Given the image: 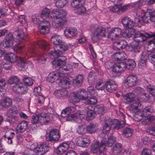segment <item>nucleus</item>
I'll use <instances>...</instances> for the list:
<instances>
[{"mask_svg": "<svg viewBox=\"0 0 155 155\" xmlns=\"http://www.w3.org/2000/svg\"><path fill=\"white\" fill-rule=\"evenodd\" d=\"M97 129V125L91 123L87 126V132L91 134L96 132Z\"/></svg>", "mask_w": 155, "mask_h": 155, "instance_id": "a18cd8bd", "label": "nucleus"}, {"mask_svg": "<svg viewBox=\"0 0 155 155\" xmlns=\"http://www.w3.org/2000/svg\"><path fill=\"white\" fill-rule=\"evenodd\" d=\"M68 0H57L55 3L56 7L58 8L64 7L68 2Z\"/></svg>", "mask_w": 155, "mask_h": 155, "instance_id": "09e8293b", "label": "nucleus"}, {"mask_svg": "<svg viewBox=\"0 0 155 155\" xmlns=\"http://www.w3.org/2000/svg\"><path fill=\"white\" fill-rule=\"evenodd\" d=\"M135 91H133L124 95L123 101L124 103L126 104H129L130 110L132 114L133 119L135 120L136 115V94Z\"/></svg>", "mask_w": 155, "mask_h": 155, "instance_id": "20e7f679", "label": "nucleus"}, {"mask_svg": "<svg viewBox=\"0 0 155 155\" xmlns=\"http://www.w3.org/2000/svg\"><path fill=\"white\" fill-rule=\"evenodd\" d=\"M117 87V86L114 81L109 80L106 81V89L109 92H111L115 90Z\"/></svg>", "mask_w": 155, "mask_h": 155, "instance_id": "cd10ccee", "label": "nucleus"}, {"mask_svg": "<svg viewBox=\"0 0 155 155\" xmlns=\"http://www.w3.org/2000/svg\"><path fill=\"white\" fill-rule=\"evenodd\" d=\"M97 101L95 97H91L89 99L85 101V103L87 104H93L97 103Z\"/></svg>", "mask_w": 155, "mask_h": 155, "instance_id": "e2e57ef3", "label": "nucleus"}, {"mask_svg": "<svg viewBox=\"0 0 155 155\" xmlns=\"http://www.w3.org/2000/svg\"><path fill=\"white\" fill-rule=\"evenodd\" d=\"M90 143V140L87 138L79 137L77 139V145L81 147H87Z\"/></svg>", "mask_w": 155, "mask_h": 155, "instance_id": "a878e982", "label": "nucleus"}, {"mask_svg": "<svg viewBox=\"0 0 155 155\" xmlns=\"http://www.w3.org/2000/svg\"><path fill=\"white\" fill-rule=\"evenodd\" d=\"M122 4L121 2L119 3V5L120 6L119 12H124L126 11L129 6V5H126L121 7Z\"/></svg>", "mask_w": 155, "mask_h": 155, "instance_id": "338daca9", "label": "nucleus"}, {"mask_svg": "<svg viewBox=\"0 0 155 155\" xmlns=\"http://www.w3.org/2000/svg\"><path fill=\"white\" fill-rule=\"evenodd\" d=\"M147 57L142 56L141 60L138 63V66L140 68H143L145 67L146 66V61Z\"/></svg>", "mask_w": 155, "mask_h": 155, "instance_id": "6e6d98bb", "label": "nucleus"}, {"mask_svg": "<svg viewBox=\"0 0 155 155\" xmlns=\"http://www.w3.org/2000/svg\"><path fill=\"white\" fill-rule=\"evenodd\" d=\"M149 20L155 22V10L148 9L143 14L139 12L136 14V22L138 23L137 26L139 27L142 25L143 21L147 23Z\"/></svg>", "mask_w": 155, "mask_h": 155, "instance_id": "f03ea898", "label": "nucleus"}, {"mask_svg": "<svg viewBox=\"0 0 155 155\" xmlns=\"http://www.w3.org/2000/svg\"><path fill=\"white\" fill-rule=\"evenodd\" d=\"M50 26L49 22L47 20H44L40 22L38 28L41 33L45 34L48 32Z\"/></svg>", "mask_w": 155, "mask_h": 155, "instance_id": "aec40b11", "label": "nucleus"}, {"mask_svg": "<svg viewBox=\"0 0 155 155\" xmlns=\"http://www.w3.org/2000/svg\"><path fill=\"white\" fill-rule=\"evenodd\" d=\"M62 38L60 36L55 35L52 36L51 39V41L52 43L55 45V46L54 47L56 48L58 45L61 44L62 42Z\"/></svg>", "mask_w": 155, "mask_h": 155, "instance_id": "58836bf2", "label": "nucleus"}, {"mask_svg": "<svg viewBox=\"0 0 155 155\" xmlns=\"http://www.w3.org/2000/svg\"><path fill=\"white\" fill-rule=\"evenodd\" d=\"M122 148L121 144L117 143L113 146L112 149V151L114 154H117L121 152Z\"/></svg>", "mask_w": 155, "mask_h": 155, "instance_id": "c03bdc74", "label": "nucleus"}, {"mask_svg": "<svg viewBox=\"0 0 155 155\" xmlns=\"http://www.w3.org/2000/svg\"><path fill=\"white\" fill-rule=\"evenodd\" d=\"M121 30L119 28L112 29L108 33L107 37L112 40L117 39L120 35Z\"/></svg>", "mask_w": 155, "mask_h": 155, "instance_id": "4be33fe9", "label": "nucleus"}, {"mask_svg": "<svg viewBox=\"0 0 155 155\" xmlns=\"http://www.w3.org/2000/svg\"><path fill=\"white\" fill-rule=\"evenodd\" d=\"M68 48V45L62 42L61 44L56 46V48L54 47V51H51L50 54L53 56L54 58H56L62 54V51H66Z\"/></svg>", "mask_w": 155, "mask_h": 155, "instance_id": "ddd939ff", "label": "nucleus"}, {"mask_svg": "<svg viewBox=\"0 0 155 155\" xmlns=\"http://www.w3.org/2000/svg\"><path fill=\"white\" fill-rule=\"evenodd\" d=\"M100 145H99V142L96 141L93 143L92 144L91 148V152L93 153H97V154L99 152H103V151L105 150H100Z\"/></svg>", "mask_w": 155, "mask_h": 155, "instance_id": "72a5a7b5", "label": "nucleus"}, {"mask_svg": "<svg viewBox=\"0 0 155 155\" xmlns=\"http://www.w3.org/2000/svg\"><path fill=\"white\" fill-rule=\"evenodd\" d=\"M78 123H81V124L79 125L77 129V132L81 134H85L87 132V126L84 122L81 123V120Z\"/></svg>", "mask_w": 155, "mask_h": 155, "instance_id": "473e14b6", "label": "nucleus"}, {"mask_svg": "<svg viewBox=\"0 0 155 155\" xmlns=\"http://www.w3.org/2000/svg\"><path fill=\"white\" fill-rule=\"evenodd\" d=\"M65 75L58 71L57 73L54 72L50 73L47 79V80L51 83H53L57 81H59L58 83L60 85L62 86L64 85L70 84V82L68 80L66 77H64Z\"/></svg>", "mask_w": 155, "mask_h": 155, "instance_id": "0eeeda50", "label": "nucleus"}, {"mask_svg": "<svg viewBox=\"0 0 155 155\" xmlns=\"http://www.w3.org/2000/svg\"><path fill=\"white\" fill-rule=\"evenodd\" d=\"M100 120L101 122L105 123L103 125V129L104 133H106L108 131L110 130V127L113 128L111 119L108 117H104L103 115H101Z\"/></svg>", "mask_w": 155, "mask_h": 155, "instance_id": "f3484780", "label": "nucleus"}, {"mask_svg": "<svg viewBox=\"0 0 155 155\" xmlns=\"http://www.w3.org/2000/svg\"><path fill=\"white\" fill-rule=\"evenodd\" d=\"M14 38L12 33H8L5 37L4 41L1 44V45L4 48L9 47L13 45Z\"/></svg>", "mask_w": 155, "mask_h": 155, "instance_id": "412c9836", "label": "nucleus"}, {"mask_svg": "<svg viewBox=\"0 0 155 155\" xmlns=\"http://www.w3.org/2000/svg\"><path fill=\"white\" fill-rule=\"evenodd\" d=\"M72 97L73 101L77 103L79 101L80 99L85 100L88 97V95L85 90H82L76 94H73Z\"/></svg>", "mask_w": 155, "mask_h": 155, "instance_id": "dca6fc26", "label": "nucleus"}, {"mask_svg": "<svg viewBox=\"0 0 155 155\" xmlns=\"http://www.w3.org/2000/svg\"><path fill=\"white\" fill-rule=\"evenodd\" d=\"M19 81V79L15 76H13L10 77L7 81L8 83L10 84H17Z\"/></svg>", "mask_w": 155, "mask_h": 155, "instance_id": "603ef678", "label": "nucleus"}, {"mask_svg": "<svg viewBox=\"0 0 155 155\" xmlns=\"http://www.w3.org/2000/svg\"><path fill=\"white\" fill-rule=\"evenodd\" d=\"M127 43L126 41L123 40H120L115 42L114 45V47L118 50H121L126 48Z\"/></svg>", "mask_w": 155, "mask_h": 155, "instance_id": "c756f323", "label": "nucleus"}, {"mask_svg": "<svg viewBox=\"0 0 155 155\" xmlns=\"http://www.w3.org/2000/svg\"><path fill=\"white\" fill-rule=\"evenodd\" d=\"M106 82L103 80H99L95 85V88L97 90H103L106 88Z\"/></svg>", "mask_w": 155, "mask_h": 155, "instance_id": "ea45409f", "label": "nucleus"}, {"mask_svg": "<svg viewBox=\"0 0 155 155\" xmlns=\"http://www.w3.org/2000/svg\"><path fill=\"white\" fill-rule=\"evenodd\" d=\"M84 3V0H73L71 2V5L73 8L77 9L83 5Z\"/></svg>", "mask_w": 155, "mask_h": 155, "instance_id": "a19ab883", "label": "nucleus"}, {"mask_svg": "<svg viewBox=\"0 0 155 155\" xmlns=\"http://www.w3.org/2000/svg\"><path fill=\"white\" fill-rule=\"evenodd\" d=\"M66 58L65 56H61L57 59H55L52 61V64L56 67V69L59 72L64 73L65 77L64 71H70L71 69L70 64L68 66H64L65 64Z\"/></svg>", "mask_w": 155, "mask_h": 155, "instance_id": "1a4fd4ad", "label": "nucleus"}, {"mask_svg": "<svg viewBox=\"0 0 155 155\" xmlns=\"http://www.w3.org/2000/svg\"><path fill=\"white\" fill-rule=\"evenodd\" d=\"M132 135V129L128 127L124 129L123 131L122 135L125 137H127L131 136Z\"/></svg>", "mask_w": 155, "mask_h": 155, "instance_id": "8fccbe9b", "label": "nucleus"}, {"mask_svg": "<svg viewBox=\"0 0 155 155\" xmlns=\"http://www.w3.org/2000/svg\"><path fill=\"white\" fill-rule=\"evenodd\" d=\"M108 31L107 28L101 27L96 28L93 31L91 37V40L93 43L99 41L102 37H106V34Z\"/></svg>", "mask_w": 155, "mask_h": 155, "instance_id": "9b49d317", "label": "nucleus"}, {"mask_svg": "<svg viewBox=\"0 0 155 155\" xmlns=\"http://www.w3.org/2000/svg\"><path fill=\"white\" fill-rule=\"evenodd\" d=\"M23 29V27L21 25L17 27V28L16 29L15 32V34L16 32L17 33V39L19 41L22 39L25 35L24 33L23 32L24 31Z\"/></svg>", "mask_w": 155, "mask_h": 155, "instance_id": "4c0bfd02", "label": "nucleus"}, {"mask_svg": "<svg viewBox=\"0 0 155 155\" xmlns=\"http://www.w3.org/2000/svg\"><path fill=\"white\" fill-rule=\"evenodd\" d=\"M25 57H18V60H19L20 62L18 63L19 66L22 68H25L27 64V62L26 61L27 58H24Z\"/></svg>", "mask_w": 155, "mask_h": 155, "instance_id": "de8ad7c7", "label": "nucleus"}, {"mask_svg": "<svg viewBox=\"0 0 155 155\" xmlns=\"http://www.w3.org/2000/svg\"><path fill=\"white\" fill-rule=\"evenodd\" d=\"M4 58L6 61L11 63L17 61L18 57H17L14 54L10 53L6 54L5 55Z\"/></svg>", "mask_w": 155, "mask_h": 155, "instance_id": "e433bc0d", "label": "nucleus"}, {"mask_svg": "<svg viewBox=\"0 0 155 155\" xmlns=\"http://www.w3.org/2000/svg\"><path fill=\"white\" fill-rule=\"evenodd\" d=\"M75 110L74 107H69L63 110L61 112V116L63 117H67V120L68 121L74 120L78 117L81 119L84 118L85 116V113L83 111H78L77 114L74 113L70 114Z\"/></svg>", "mask_w": 155, "mask_h": 155, "instance_id": "39448f33", "label": "nucleus"}, {"mask_svg": "<svg viewBox=\"0 0 155 155\" xmlns=\"http://www.w3.org/2000/svg\"><path fill=\"white\" fill-rule=\"evenodd\" d=\"M90 107H91V106H89L88 110L87 111V118H88L89 120L92 119L93 117H95L96 115L94 110L89 108Z\"/></svg>", "mask_w": 155, "mask_h": 155, "instance_id": "864d4df0", "label": "nucleus"}, {"mask_svg": "<svg viewBox=\"0 0 155 155\" xmlns=\"http://www.w3.org/2000/svg\"><path fill=\"white\" fill-rule=\"evenodd\" d=\"M125 85L127 87H132L136 84V76L129 75L127 77L124 81Z\"/></svg>", "mask_w": 155, "mask_h": 155, "instance_id": "b1692460", "label": "nucleus"}, {"mask_svg": "<svg viewBox=\"0 0 155 155\" xmlns=\"http://www.w3.org/2000/svg\"><path fill=\"white\" fill-rule=\"evenodd\" d=\"M104 110V107L102 105H98L94 108V110L95 112L98 114L102 113Z\"/></svg>", "mask_w": 155, "mask_h": 155, "instance_id": "4d7b16f0", "label": "nucleus"}, {"mask_svg": "<svg viewBox=\"0 0 155 155\" xmlns=\"http://www.w3.org/2000/svg\"><path fill=\"white\" fill-rule=\"evenodd\" d=\"M120 6L119 4H115V5L113 6L109 7L108 8V10L111 12H119Z\"/></svg>", "mask_w": 155, "mask_h": 155, "instance_id": "13d9d810", "label": "nucleus"}, {"mask_svg": "<svg viewBox=\"0 0 155 155\" xmlns=\"http://www.w3.org/2000/svg\"><path fill=\"white\" fill-rule=\"evenodd\" d=\"M127 58V55L123 51L116 53L113 55V58L116 61L124 60Z\"/></svg>", "mask_w": 155, "mask_h": 155, "instance_id": "2f4dec72", "label": "nucleus"}, {"mask_svg": "<svg viewBox=\"0 0 155 155\" xmlns=\"http://www.w3.org/2000/svg\"><path fill=\"white\" fill-rule=\"evenodd\" d=\"M37 44L40 48L43 50H47L49 48V44L44 40H41L38 41Z\"/></svg>", "mask_w": 155, "mask_h": 155, "instance_id": "37998d69", "label": "nucleus"}, {"mask_svg": "<svg viewBox=\"0 0 155 155\" xmlns=\"http://www.w3.org/2000/svg\"><path fill=\"white\" fill-rule=\"evenodd\" d=\"M151 151L150 149L145 148L141 151V155H151Z\"/></svg>", "mask_w": 155, "mask_h": 155, "instance_id": "774afa93", "label": "nucleus"}, {"mask_svg": "<svg viewBox=\"0 0 155 155\" xmlns=\"http://www.w3.org/2000/svg\"><path fill=\"white\" fill-rule=\"evenodd\" d=\"M64 34L66 37L71 38L77 35L78 31L77 29L74 28H67L64 31Z\"/></svg>", "mask_w": 155, "mask_h": 155, "instance_id": "5701e85b", "label": "nucleus"}, {"mask_svg": "<svg viewBox=\"0 0 155 155\" xmlns=\"http://www.w3.org/2000/svg\"><path fill=\"white\" fill-rule=\"evenodd\" d=\"M18 112V111L15 107H12L9 109L8 111V116L9 117L13 119Z\"/></svg>", "mask_w": 155, "mask_h": 155, "instance_id": "49530a36", "label": "nucleus"}, {"mask_svg": "<svg viewBox=\"0 0 155 155\" xmlns=\"http://www.w3.org/2000/svg\"><path fill=\"white\" fill-rule=\"evenodd\" d=\"M68 94V91L65 89L57 91L54 93L55 95L59 98H63L66 97Z\"/></svg>", "mask_w": 155, "mask_h": 155, "instance_id": "c9c22d12", "label": "nucleus"}, {"mask_svg": "<svg viewBox=\"0 0 155 155\" xmlns=\"http://www.w3.org/2000/svg\"><path fill=\"white\" fill-rule=\"evenodd\" d=\"M12 103V100L8 97H5L3 98L0 101L1 104L4 107H7L10 106Z\"/></svg>", "mask_w": 155, "mask_h": 155, "instance_id": "79ce46f5", "label": "nucleus"}, {"mask_svg": "<svg viewBox=\"0 0 155 155\" xmlns=\"http://www.w3.org/2000/svg\"><path fill=\"white\" fill-rule=\"evenodd\" d=\"M66 14V12L63 9L54 10L51 12L52 15H51V18L64 20L66 19L64 17Z\"/></svg>", "mask_w": 155, "mask_h": 155, "instance_id": "6ab92c4d", "label": "nucleus"}, {"mask_svg": "<svg viewBox=\"0 0 155 155\" xmlns=\"http://www.w3.org/2000/svg\"><path fill=\"white\" fill-rule=\"evenodd\" d=\"M143 91V89L140 87H137L136 88V94L138 95V98L136 100V113L139 112H142V111L144 112H150V108L148 107H146L143 110H142V107L140 103H138L137 104V100L140 101V102H146L147 101L149 98L150 96L148 94H143L141 93Z\"/></svg>", "mask_w": 155, "mask_h": 155, "instance_id": "7ed1b4c3", "label": "nucleus"}, {"mask_svg": "<svg viewBox=\"0 0 155 155\" xmlns=\"http://www.w3.org/2000/svg\"><path fill=\"white\" fill-rule=\"evenodd\" d=\"M135 66L136 63L134 61L129 59L127 64L124 62L115 63L112 68V72L114 74H116L124 70L126 68L129 70H133Z\"/></svg>", "mask_w": 155, "mask_h": 155, "instance_id": "423d86ee", "label": "nucleus"}, {"mask_svg": "<svg viewBox=\"0 0 155 155\" xmlns=\"http://www.w3.org/2000/svg\"><path fill=\"white\" fill-rule=\"evenodd\" d=\"M67 23L66 19L64 20H60L55 18L53 21L52 25L54 28H59L62 27L64 25H65Z\"/></svg>", "mask_w": 155, "mask_h": 155, "instance_id": "bb28decb", "label": "nucleus"}, {"mask_svg": "<svg viewBox=\"0 0 155 155\" xmlns=\"http://www.w3.org/2000/svg\"><path fill=\"white\" fill-rule=\"evenodd\" d=\"M52 116V114L50 113L45 112L33 115L32 116L31 122L33 124L39 123L41 125H46L49 122Z\"/></svg>", "mask_w": 155, "mask_h": 155, "instance_id": "6e6552de", "label": "nucleus"}, {"mask_svg": "<svg viewBox=\"0 0 155 155\" xmlns=\"http://www.w3.org/2000/svg\"><path fill=\"white\" fill-rule=\"evenodd\" d=\"M84 78L82 75L79 74L76 77V78L74 80V83H76L77 84H81L83 82Z\"/></svg>", "mask_w": 155, "mask_h": 155, "instance_id": "052dcab7", "label": "nucleus"}, {"mask_svg": "<svg viewBox=\"0 0 155 155\" xmlns=\"http://www.w3.org/2000/svg\"><path fill=\"white\" fill-rule=\"evenodd\" d=\"M154 38L151 40L149 41L148 44V48H151L150 50H153L155 48V33L151 34H149L147 33H144L143 31H137L136 32V38H141L140 39H136V42H140L141 41H144L147 38H149L153 37Z\"/></svg>", "mask_w": 155, "mask_h": 155, "instance_id": "9d476101", "label": "nucleus"}, {"mask_svg": "<svg viewBox=\"0 0 155 155\" xmlns=\"http://www.w3.org/2000/svg\"><path fill=\"white\" fill-rule=\"evenodd\" d=\"M28 125L27 122L23 120L20 122L16 127V131L18 133L24 132L27 128Z\"/></svg>", "mask_w": 155, "mask_h": 155, "instance_id": "c85d7f7f", "label": "nucleus"}, {"mask_svg": "<svg viewBox=\"0 0 155 155\" xmlns=\"http://www.w3.org/2000/svg\"><path fill=\"white\" fill-rule=\"evenodd\" d=\"M147 92L152 95H155V86L148 85L147 86Z\"/></svg>", "mask_w": 155, "mask_h": 155, "instance_id": "bf43d9fd", "label": "nucleus"}, {"mask_svg": "<svg viewBox=\"0 0 155 155\" xmlns=\"http://www.w3.org/2000/svg\"><path fill=\"white\" fill-rule=\"evenodd\" d=\"M29 148L33 150L37 154V155H44L49 150V147L47 144H42L38 146L36 143L31 144Z\"/></svg>", "mask_w": 155, "mask_h": 155, "instance_id": "f8f14e48", "label": "nucleus"}, {"mask_svg": "<svg viewBox=\"0 0 155 155\" xmlns=\"http://www.w3.org/2000/svg\"><path fill=\"white\" fill-rule=\"evenodd\" d=\"M13 91L19 94H25L28 88L27 86L24 83H20L15 84L13 87Z\"/></svg>", "mask_w": 155, "mask_h": 155, "instance_id": "2eb2a0df", "label": "nucleus"}, {"mask_svg": "<svg viewBox=\"0 0 155 155\" xmlns=\"http://www.w3.org/2000/svg\"><path fill=\"white\" fill-rule=\"evenodd\" d=\"M73 143L71 141H68L66 142H64L58 147L57 148V153L61 155L64 153L69 148H72V145Z\"/></svg>", "mask_w": 155, "mask_h": 155, "instance_id": "a211bd4d", "label": "nucleus"}, {"mask_svg": "<svg viewBox=\"0 0 155 155\" xmlns=\"http://www.w3.org/2000/svg\"><path fill=\"white\" fill-rule=\"evenodd\" d=\"M121 23L126 28L124 31L122 33V36L125 38H129L132 35H134L135 38V30L134 28L135 24L133 21L128 17L125 16L122 18Z\"/></svg>", "mask_w": 155, "mask_h": 155, "instance_id": "f257e3e1", "label": "nucleus"}, {"mask_svg": "<svg viewBox=\"0 0 155 155\" xmlns=\"http://www.w3.org/2000/svg\"><path fill=\"white\" fill-rule=\"evenodd\" d=\"M13 48L14 51L18 54L22 53L25 49L24 46L20 45H15Z\"/></svg>", "mask_w": 155, "mask_h": 155, "instance_id": "3c124183", "label": "nucleus"}, {"mask_svg": "<svg viewBox=\"0 0 155 155\" xmlns=\"http://www.w3.org/2000/svg\"><path fill=\"white\" fill-rule=\"evenodd\" d=\"M113 128L115 129H119L123 127L125 124V122L123 120L119 121L117 119L111 120Z\"/></svg>", "mask_w": 155, "mask_h": 155, "instance_id": "7c9ffc66", "label": "nucleus"}, {"mask_svg": "<svg viewBox=\"0 0 155 155\" xmlns=\"http://www.w3.org/2000/svg\"><path fill=\"white\" fill-rule=\"evenodd\" d=\"M59 137L58 130L55 129L50 131L49 134L46 136V140L50 141H56L58 140Z\"/></svg>", "mask_w": 155, "mask_h": 155, "instance_id": "393cba45", "label": "nucleus"}, {"mask_svg": "<svg viewBox=\"0 0 155 155\" xmlns=\"http://www.w3.org/2000/svg\"><path fill=\"white\" fill-rule=\"evenodd\" d=\"M51 12L50 9L47 8H45L42 11L40 15V17L43 19H47L51 18Z\"/></svg>", "mask_w": 155, "mask_h": 155, "instance_id": "f704fd0d", "label": "nucleus"}, {"mask_svg": "<svg viewBox=\"0 0 155 155\" xmlns=\"http://www.w3.org/2000/svg\"><path fill=\"white\" fill-rule=\"evenodd\" d=\"M77 9V12L78 14L82 15L86 13V9L85 7L83 6V5H82Z\"/></svg>", "mask_w": 155, "mask_h": 155, "instance_id": "69168bd1", "label": "nucleus"}, {"mask_svg": "<svg viewBox=\"0 0 155 155\" xmlns=\"http://www.w3.org/2000/svg\"><path fill=\"white\" fill-rule=\"evenodd\" d=\"M23 81L25 84L27 85L30 86L33 84V80L30 78H25L23 79Z\"/></svg>", "mask_w": 155, "mask_h": 155, "instance_id": "0e129e2a", "label": "nucleus"}, {"mask_svg": "<svg viewBox=\"0 0 155 155\" xmlns=\"http://www.w3.org/2000/svg\"><path fill=\"white\" fill-rule=\"evenodd\" d=\"M148 59L152 63L155 64V52H151L148 55Z\"/></svg>", "mask_w": 155, "mask_h": 155, "instance_id": "680f3d73", "label": "nucleus"}, {"mask_svg": "<svg viewBox=\"0 0 155 155\" xmlns=\"http://www.w3.org/2000/svg\"><path fill=\"white\" fill-rule=\"evenodd\" d=\"M116 138L112 135L108 136L107 139H103L101 140L100 144V150H105L106 147H111L115 142Z\"/></svg>", "mask_w": 155, "mask_h": 155, "instance_id": "4468645a", "label": "nucleus"}, {"mask_svg": "<svg viewBox=\"0 0 155 155\" xmlns=\"http://www.w3.org/2000/svg\"><path fill=\"white\" fill-rule=\"evenodd\" d=\"M46 55L45 54H37V60L39 62L44 64L45 63L46 59Z\"/></svg>", "mask_w": 155, "mask_h": 155, "instance_id": "5fc2aeb1", "label": "nucleus"}]
</instances>
